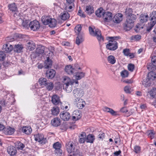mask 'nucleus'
Returning <instances> with one entry per match:
<instances>
[{
	"label": "nucleus",
	"mask_w": 156,
	"mask_h": 156,
	"mask_svg": "<svg viewBox=\"0 0 156 156\" xmlns=\"http://www.w3.org/2000/svg\"><path fill=\"white\" fill-rule=\"evenodd\" d=\"M94 137L92 134H89L86 136V142L87 143H93L94 140Z\"/></svg>",
	"instance_id": "36"
},
{
	"label": "nucleus",
	"mask_w": 156,
	"mask_h": 156,
	"mask_svg": "<svg viewBox=\"0 0 156 156\" xmlns=\"http://www.w3.org/2000/svg\"><path fill=\"white\" fill-rule=\"evenodd\" d=\"M147 134L148 136L151 139H153L154 137L155 133L154 131L153 130H151L148 131L147 132Z\"/></svg>",
	"instance_id": "47"
},
{
	"label": "nucleus",
	"mask_w": 156,
	"mask_h": 156,
	"mask_svg": "<svg viewBox=\"0 0 156 156\" xmlns=\"http://www.w3.org/2000/svg\"><path fill=\"white\" fill-rule=\"evenodd\" d=\"M60 115L61 118L65 121L68 120L70 117L69 113L67 112H61Z\"/></svg>",
	"instance_id": "13"
},
{
	"label": "nucleus",
	"mask_w": 156,
	"mask_h": 156,
	"mask_svg": "<svg viewBox=\"0 0 156 156\" xmlns=\"http://www.w3.org/2000/svg\"><path fill=\"white\" fill-rule=\"evenodd\" d=\"M44 46H39L36 49V52L39 54H43L44 52Z\"/></svg>",
	"instance_id": "43"
},
{
	"label": "nucleus",
	"mask_w": 156,
	"mask_h": 156,
	"mask_svg": "<svg viewBox=\"0 0 156 156\" xmlns=\"http://www.w3.org/2000/svg\"><path fill=\"white\" fill-rule=\"evenodd\" d=\"M107 60L109 63L112 64H114L116 62L115 57L112 55H110L108 57Z\"/></svg>",
	"instance_id": "40"
},
{
	"label": "nucleus",
	"mask_w": 156,
	"mask_h": 156,
	"mask_svg": "<svg viewBox=\"0 0 156 156\" xmlns=\"http://www.w3.org/2000/svg\"><path fill=\"white\" fill-rule=\"evenodd\" d=\"M57 24V21L55 19L51 18L49 23L48 24L49 26L51 27H55Z\"/></svg>",
	"instance_id": "42"
},
{
	"label": "nucleus",
	"mask_w": 156,
	"mask_h": 156,
	"mask_svg": "<svg viewBox=\"0 0 156 156\" xmlns=\"http://www.w3.org/2000/svg\"><path fill=\"white\" fill-rule=\"evenodd\" d=\"M123 15L121 13H118L114 16L112 19L113 22L115 23H119L122 19Z\"/></svg>",
	"instance_id": "16"
},
{
	"label": "nucleus",
	"mask_w": 156,
	"mask_h": 156,
	"mask_svg": "<svg viewBox=\"0 0 156 156\" xmlns=\"http://www.w3.org/2000/svg\"><path fill=\"white\" fill-rule=\"evenodd\" d=\"M13 16L16 18L17 20H20L22 22V20L21 18L20 13L18 12H16L13 13Z\"/></svg>",
	"instance_id": "46"
},
{
	"label": "nucleus",
	"mask_w": 156,
	"mask_h": 156,
	"mask_svg": "<svg viewBox=\"0 0 156 156\" xmlns=\"http://www.w3.org/2000/svg\"><path fill=\"white\" fill-rule=\"evenodd\" d=\"M103 110L104 112H109L113 116H115L118 115L117 112L115 111L112 109L108 108L107 107H104L103 108Z\"/></svg>",
	"instance_id": "25"
},
{
	"label": "nucleus",
	"mask_w": 156,
	"mask_h": 156,
	"mask_svg": "<svg viewBox=\"0 0 156 156\" xmlns=\"http://www.w3.org/2000/svg\"><path fill=\"white\" fill-rule=\"evenodd\" d=\"M65 71L68 74H73L76 72L75 69L73 68L71 65H67L65 68Z\"/></svg>",
	"instance_id": "15"
},
{
	"label": "nucleus",
	"mask_w": 156,
	"mask_h": 156,
	"mask_svg": "<svg viewBox=\"0 0 156 156\" xmlns=\"http://www.w3.org/2000/svg\"><path fill=\"white\" fill-rule=\"evenodd\" d=\"M81 117V114L78 110H75L73 113L72 119L73 120H77L80 119Z\"/></svg>",
	"instance_id": "24"
},
{
	"label": "nucleus",
	"mask_w": 156,
	"mask_h": 156,
	"mask_svg": "<svg viewBox=\"0 0 156 156\" xmlns=\"http://www.w3.org/2000/svg\"><path fill=\"white\" fill-rule=\"evenodd\" d=\"M23 23L22 25L23 27L25 28H28V27H29V21L27 20H24L22 21Z\"/></svg>",
	"instance_id": "55"
},
{
	"label": "nucleus",
	"mask_w": 156,
	"mask_h": 156,
	"mask_svg": "<svg viewBox=\"0 0 156 156\" xmlns=\"http://www.w3.org/2000/svg\"><path fill=\"white\" fill-rule=\"evenodd\" d=\"M27 49L30 51H33L35 48V45L32 41L28 42L27 44Z\"/></svg>",
	"instance_id": "32"
},
{
	"label": "nucleus",
	"mask_w": 156,
	"mask_h": 156,
	"mask_svg": "<svg viewBox=\"0 0 156 156\" xmlns=\"http://www.w3.org/2000/svg\"><path fill=\"white\" fill-rule=\"evenodd\" d=\"M55 73V70L50 69L47 71L46 74V76L48 78L52 79L54 77Z\"/></svg>",
	"instance_id": "26"
},
{
	"label": "nucleus",
	"mask_w": 156,
	"mask_h": 156,
	"mask_svg": "<svg viewBox=\"0 0 156 156\" xmlns=\"http://www.w3.org/2000/svg\"><path fill=\"white\" fill-rule=\"evenodd\" d=\"M120 74L122 78L127 77L129 75V72L126 70H123L120 73Z\"/></svg>",
	"instance_id": "51"
},
{
	"label": "nucleus",
	"mask_w": 156,
	"mask_h": 156,
	"mask_svg": "<svg viewBox=\"0 0 156 156\" xmlns=\"http://www.w3.org/2000/svg\"><path fill=\"white\" fill-rule=\"evenodd\" d=\"M7 151L11 155H14L16 153V149L13 146H9L7 149Z\"/></svg>",
	"instance_id": "20"
},
{
	"label": "nucleus",
	"mask_w": 156,
	"mask_h": 156,
	"mask_svg": "<svg viewBox=\"0 0 156 156\" xmlns=\"http://www.w3.org/2000/svg\"><path fill=\"white\" fill-rule=\"evenodd\" d=\"M9 9L12 12H15L17 9V7L14 3L10 4L9 6Z\"/></svg>",
	"instance_id": "54"
},
{
	"label": "nucleus",
	"mask_w": 156,
	"mask_h": 156,
	"mask_svg": "<svg viewBox=\"0 0 156 156\" xmlns=\"http://www.w3.org/2000/svg\"><path fill=\"white\" fill-rule=\"evenodd\" d=\"M151 82L152 81L150 79L146 77L143 80L142 84L145 87H147L151 85Z\"/></svg>",
	"instance_id": "33"
},
{
	"label": "nucleus",
	"mask_w": 156,
	"mask_h": 156,
	"mask_svg": "<svg viewBox=\"0 0 156 156\" xmlns=\"http://www.w3.org/2000/svg\"><path fill=\"white\" fill-rule=\"evenodd\" d=\"M22 132L27 134H29L32 132V129L31 127L29 126H24L22 129Z\"/></svg>",
	"instance_id": "29"
},
{
	"label": "nucleus",
	"mask_w": 156,
	"mask_h": 156,
	"mask_svg": "<svg viewBox=\"0 0 156 156\" xmlns=\"http://www.w3.org/2000/svg\"><path fill=\"white\" fill-rule=\"evenodd\" d=\"M51 18L48 16H43L42 17L41 20L43 23L45 25H48Z\"/></svg>",
	"instance_id": "35"
},
{
	"label": "nucleus",
	"mask_w": 156,
	"mask_h": 156,
	"mask_svg": "<svg viewBox=\"0 0 156 156\" xmlns=\"http://www.w3.org/2000/svg\"><path fill=\"white\" fill-rule=\"evenodd\" d=\"M40 26L39 22L36 20H34L30 22L29 27L30 29L34 31H36L39 29Z\"/></svg>",
	"instance_id": "7"
},
{
	"label": "nucleus",
	"mask_w": 156,
	"mask_h": 156,
	"mask_svg": "<svg viewBox=\"0 0 156 156\" xmlns=\"http://www.w3.org/2000/svg\"><path fill=\"white\" fill-rule=\"evenodd\" d=\"M105 12L102 9L100 8L96 11V15L98 17H101V16H103Z\"/></svg>",
	"instance_id": "44"
},
{
	"label": "nucleus",
	"mask_w": 156,
	"mask_h": 156,
	"mask_svg": "<svg viewBox=\"0 0 156 156\" xmlns=\"http://www.w3.org/2000/svg\"><path fill=\"white\" fill-rule=\"evenodd\" d=\"M148 16L147 14H142L140 17V21L142 23L146 22L148 19Z\"/></svg>",
	"instance_id": "39"
},
{
	"label": "nucleus",
	"mask_w": 156,
	"mask_h": 156,
	"mask_svg": "<svg viewBox=\"0 0 156 156\" xmlns=\"http://www.w3.org/2000/svg\"><path fill=\"white\" fill-rule=\"evenodd\" d=\"M39 83L41 85L46 86L48 82L46 79L44 78H40L38 80Z\"/></svg>",
	"instance_id": "41"
},
{
	"label": "nucleus",
	"mask_w": 156,
	"mask_h": 156,
	"mask_svg": "<svg viewBox=\"0 0 156 156\" xmlns=\"http://www.w3.org/2000/svg\"><path fill=\"white\" fill-rule=\"evenodd\" d=\"M126 18L124 28L126 30H129L133 27V23L136 19V16L135 15L133 14Z\"/></svg>",
	"instance_id": "2"
},
{
	"label": "nucleus",
	"mask_w": 156,
	"mask_h": 156,
	"mask_svg": "<svg viewBox=\"0 0 156 156\" xmlns=\"http://www.w3.org/2000/svg\"><path fill=\"white\" fill-rule=\"evenodd\" d=\"M73 94L75 98H82L84 95L83 90L80 88H76L73 91Z\"/></svg>",
	"instance_id": "8"
},
{
	"label": "nucleus",
	"mask_w": 156,
	"mask_h": 156,
	"mask_svg": "<svg viewBox=\"0 0 156 156\" xmlns=\"http://www.w3.org/2000/svg\"><path fill=\"white\" fill-rule=\"evenodd\" d=\"M133 11L130 8H127L126 9V11L125 12V14L126 16V17L128 16H130L131 15H132Z\"/></svg>",
	"instance_id": "49"
},
{
	"label": "nucleus",
	"mask_w": 156,
	"mask_h": 156,
	"mask_svg": "<svg viewBox=\"0 0 156 156\" xmlns=\"http://www.w3.org/2000/svg\"><path fill=\"white\" fill-rule=\"evenodd\" d=\"M94 8L91 5L86 6L85 12L88 15H90L94 12Z\"/></svg>",
	"instance_id": "30"
},
{
	"label": "nucleus",
	"mask_w": 156,
	"mask_h": 156,
	"mask_svg": "<svg viewBox=\"0 0 156 156\" xmlns=\"http://www.w3.org/2000/svg\"><path fill=\"white\" fill-rule=\"evenodd\" d=\"M151 62L152 63L147 65V68L149 70H154L156 69V56H152Z\"/></svg>",
	"instance_id": "9"
},
{
	"label": "nucleus",
	"mask_w": 156,
	"mask_h": 156,
	"mask_svg": "<svg viewBox=\"0 0 156 156\" xmlns=\"http://www.w3.org/2000/svg\"><path fill=\"white\" fill-rule=\"evenodd\" d=\"M25 147L24 145L20 142L18 143L17 147L19 149L22 150Z\"/></svg>",
	"instance_id": "59"
},
{
	"label": "nucleus",
	"mask_w": 156,
	"mask_h": 156,
	"mask_svg": "<svg viewBox=\"0 0 156 156\" xmlns=\"http://www.w3.org/2000/svg\"><path fill=\"white\" fill-rule=\"evenodd\" d=\"M124 91L126 93H130L131 92V88L129 86H127L124 87Z\"/></svg>",
	"instance_id": "57"
},
{
	"label": "nucleus",
	"mask_w": 156,
	"mask_h": 156,
	"mask_svg": "<svg viewBox=\"0 0 156 156\" xmlns=\"http://www.w3.org/2000/svg\"><path fill=\"white\" fill-rule=\"evenodd\" d=\"M35 140L41 143H43L44 140V137L43 134H38L34 135Z\"/></svg>",
	"instance_id": "27"
},
{
	"label": "nucleus",
	"mask_w": 156,
	"mask_h": 156,
	"mask_svg": "<svg viewBox=\"0 0 156 156\" xmlns=\"http://www.w3.org/2000/svg\"><path fill=\"white\" fill-rule=\"evenodd\" d=\"M77 14L83 18L86 17L85 15L84 14L83 12H82V10L80 9L79 10Z\"/></svg>",
	"instance_id": "63"
},
{
	"label": "nucleus",
	"mask_w": 156,
	"mask_h": 156,
	"mask_svg": "<svg viewBox=\"0 0 156 156\" xmlns=\"http://www.w3.org/2000/svg\"><path fill=\"white\" fill-rule=\"evenodd\" d=\"M85 104V101L81 98H77L75 100L74 105L79 109L83 108L84 107Z\"/></svg>",
	"instance_id": "5"
},
{
	"label": "nucleus",
	"mask_w": 156,
	"mask_h": 156,
	"mask_svg": "<svg viewBox=\"0 0 156 156\" xmlns=\"http://www.w3.org/2000/svg\"><path fill=\"white\" fill-rule=\"evenodd\" d=\"M147 77L152 81L155 79L156 74L154 72L151 71L148 73Z\"/></svg>",
	"instance_id": "31"
},
{
	"label": "nucleus",
	"mask_w": 156,
	"mask_h": 156,
	"mask_svg": "<svg viewBox=\"0 0 156 156\" xmlns=\"http://www.w3.org/2000/svg\"><path fill=\"white\" fill-rule=\"evenodd\" d=\"M75 73H76L75 78L77 80L81 79L85 76V73L83 72H76Z\"/></svg>",
	"instance_id": "34"
},
{
	"label": "nucleus",
	"mask_w": 156,
	"mask_h": 156,
	"mask_svg": "<svg viewBox=\"0 0 156 156\" xmlns=\"http://www.w3.org/2000/svg\"><path fill=\"white\" fill-rule=\"evenodd\" d=\"M15 130L14 128L9 126L5 127L3 130L4 133L6 135H12L13 134Z\"/></svg>",
	"instance_id": "14"
},
{
	"label": "nucleus",
	"mask_w": 156,
	"mask_h": 156,
	"mask_svg": "<svg viewBox=\"0 0 156 156\" xmlns=\"http://www.w3.org/2000/svg\"><path fill=\"white\" fill-rule=\"evenodd\" d=\"M61 121L59 118L56 117L53 119L51 121V125L55 127L59 126L61 123Z\"/></svg>",
	"instance_id": "22"
},
{
	"label": "nucleus",
	"mask_w": 156,
	"mask_h": 156,
	"mask_svg": "<svg viewBox=\"0 0 156 156\" xmlns=\"http://www.w3.org/2000/svg\"><path fill=\"white\" fill-rule=\"evenodd\" d=\"M52 55H53V53L51 52H50L47 55L48 56L47 57V60L45 61L44 62V67L45 69H48L51 67L52 65V61L50 59L49 57L50 55L52 56Z\"/></svg>",
	"instance_id": "10"
},
{
	"label": "nucleus",
	"mask_w": 156,
	"mask_h": 156,
	"mask_svg": "<svg viewBox=\"0 0 156 156\" xmlns=\"http://www.w3.org/2000/svg\"><path fill=\"white\" fill-rule=\"evenodd\" d=\"M60 18L63 21H66L69 18L70 16L69 14L66 11L62 12L60 15Z\"/></svg>",
	"instance_id": "18"
},
{
	"label": "nucleus",
	"mask_w": 156,
	"mask_h": 156,
	"mask_svg": "<svg viewBox=\"0 0 156 156\" xmlns=\"http://www.w3.org/2000/svg\"><path fill=\"white\" fill-rule=\"evenodd\" d=\"M129 51V49H125L123 50V52L125 55L128 56L130 54Z\"/></svg>",
	"instance_id": "61"
},
{
	"label": "nucleus",
	"mask_w": 156,
	"mask_h": 156,
	"mask_svg": "<svg viewBox=\"0 0 156 156\" xmlns=\"http://www.w3.org/2000/svg\"><path fill=\"white\" fill-rule=\"evenodd\" d=\"M150 20L151 22L147 28V30L148 31H150L156 23V11H153L150 14Z\"/></svg>",
	"instance_id": "4"
},
{
	"label": "nucleus",
	"mask_w": 156,
	"mask_h": 156,
	"mask_svg": "<svg viewBox=\"0 0 156 156\" xmlns=\"http://www.w3.org/2000/svg\"><path fill=\"white\" fill-rule=\"evenodd\" d=\"M51 112L53 115H57L59 112V108L57 106L54 107L51 109Z\"/></svg>",
	"instance_id": "37"
},
{
	"label": "nucleus",
	"mask_w": 156,
	"mask_h": 156,
	"mask_svg": "<svg viewBox=\"0 0 156 156\" xmlns=\"http://www.w3.org/2000/svg\"><path fill=\"white\" fill-rule=\"evenodd\" d=\"M128 70L131 72H133L134 68V66L132 64H129L128 66Z\"/></svg>",
	"instance_id": "60"
},
{
	"label": "nucleus",
	"mask_w": 156,
	"mask_h": 156,
	"mask_svg": "<svg viewBox=\"0 0 156 156\" xmlns=\"http://www.w3.org/2000/svg\"><path fill=\"white\" fill-rule=\"evenodd\" d=\"M134 152L136 153H138L140 152L141 148L140 146L136 145L134 147Z\"/></svg>",
	"instance_id": "58"
},
{
	"label": "nucleus",
	"mask_w": 156,
	"mask_h": 156,
	"mask_svg": "<svg viewBox=\"0 0 156 156\" xmlns=\"http://www.w3.org/2000/svg\"><path fill=\"white\" fill-rule=\"evenodd\" d=\"M103 18L105 21L109 22L112 19V13L109 12H105L103 14Z\"/></svg>",
	"instance_id": "12"
},
{
	"label": "nucleus",
	"mask_w": 156,
	"mask_h": 156,
	"mask_svg": "<svg viewBox=\"0 0 156 156\" xmlns=\"http://www.w3.org/2000/svg\"><path fill=\"white\" fill-rule=\"evenodd\" d=\"M90 34L91 36L96 37L99 41L103 40V38L101 36V31L98 29H93L90 27L89 28Z\"/></svg>",
	"instance_id": "3"
},
{
	"label": "nucleus",
	"mask_w": 156,
	"mask_h": 156,
	"mask_svg": "<svg viewBox=\"0 0 156 156\" xmlns=\"http://www.w3.org/2000/svg\"><path fill=\"white\" fill-rule=\"evenodd\" d=\"M82 27L80 24L76 25L75 28V31L77 35L80 34V33Z\"/></svg>",
	"instance_id": "48"
},
{
	"label": "nucleus",
	"mask_w": 156,
	"mask_h": 156,
	"mask_svg": "<svg viewBox=\"0 0 156 156\" xmlns=\"http://www.w3.org/2000/svg\"><path fill=\"white\" fill-rule=\"evenodd\" d=\"M13 48V46L9 44H6L3 45L2 50L6 52L11 51Z\"/></svg>",
	"instance_id": "19"
},
{
	"label": "nucleus",
	"mask_w": 156,
	"mask_h": 156,
	"mask_svg": "<svg viewBox=\"0 0 156 156\" xmlns=\"http://www.w3.org/2000/svg\"><path fill=\"white\" fill-rule=\"evenodd\" d=\"M150 94L152 98H156V89H153L150 91Z\"/></svg>",
	"instance_id": "52"
},
{
	"label": "nucleus",
	"mask_w": 156,
	"mask_h": 156,
	"mask_svg": "<svg viewBox=\"0 0 156 156\" xmlns=\"http://www.w3.org/2000/svg\"><path fill=\"white\" fill-rule=\"evenodd\" d=\"M53 147L55 149V152L58 155L60 156L62 153V151L60 149L61 145L58 142H56L53 145Z\"/></svg>",
	"instance_id": "11"
},
{
	"label": "nucleus",
	"mask_w": 156,
	"mask_h": 156,
	"mask_svg": "<svg viewBox=\"0 0 156 156\" xmlns=\"http://www.w3.org/2000/svg\"><path fill=\"white\" fill-rule=\"evenodd\" d=\"M83 37L80 34L78 35L76 40V43L78 45H79L83 41Z\"/></svg>",
	"instance_id": "38"
},
{
	"label": "nucleus",
	"mask_w": 156,
	"mask_h": 156,
	"mask_svg": "<svg viewBox=\"0 0 156 156\" xmlns=\"http://www.w3.org/2000/svg\"><path fill=\"white\" fill-rule=\"evenodd\" d=\"M23 48V46L21 44H15L14 47H13V50L15 52L20 53L22 51Z\"/></svg>",
	"instance_id": "23"
},
{
	"label": "nucleus",
	"mask_w": 156,
	"mask_h": 156,
	"mask_svg": "<svg viewBox=\"0 0 156 156\" xmlns=\"http://www.w3.org/2000/svg\"><path fill=\"white\" fill-rule=\"evenodd\" d=\"M66 147L68 152L69 153H71L73 152L75 148V146L73 145L72 142H69L68 144H66Z\"/></svg>",
	"instance_id": "21"
},
{
	"label": "nucleus",
	"mask_w": 156,
	"mask_h": 156,
	"mask_svg": "<svg viewBox=\"0 0 156 156\" xmlns=\"http://www.w3.org/2000/svg\"><path fill=\"white\" fill-rule=\"evenodd\" d=\"M74 8V3L68 4L66 8L65 9L68 12H71L73 10Z\"/></svg>",
	"instance_id": "45"
},
{
	"label": "nucleus",
	"mask_w": 156,
	"mask_h": 156,
	"mask_svg": "<svg viewBox=\"0 0 156 156\" xmlns=\"http://www.w3.org/2000/svg\"><path fill=\"white\" fill-rule=\"evenodd\" d=\"M73 156H82V153L79 150H76V151L74 152Z\"/></svg>",
	"instance_id": "62"
},
{
	"label": "nucleus",
	"mask_w": 156,
	"mask_h": 156,
	"mask_svg": "<svg viewBox=\"0 0 156 156\" xmlns=\"http://www.w3.org/2000/svg\"><path fill=\"white\" fill-rule=\"evenodd\" d=\"M79 142L80 144H83L86 141V135L85 133L82 132L79 136Z\"/></svg>",
	"instance_id": "17"
},
{
	"label": "nucleus",
	"mask_w": 156,
	"mask_h": 156,
	"mask_svg": "<svg viewBox=\"0 0 156 156\" xmlns=\"http://www.w3.org/2000/svg\"><path fill=\"white\" fill-rule=\"evenodd\" d=\"M46 88L48 90H51L54 87V84L51 82L50 83H48L46 85Z\"/></svg>",
	"instance_id": "53"
},
{
	"label": "nucleus",
	"mask_w": 156,
	"mask_h": 156,
	"mask_svg": "<svg viewBox=\"0 0 156 156\" xmlns=\"http://www.w3.org/2000/svg\"><path fill=\"white\" fill-rule=\"evenodd\" d=\"M105 137V134L104 133H100L98 136V138L101 140H102Z\"/></svg>",
	"instance_id": "64"
},
{
	"label": "nucleus",
	"mask_w": 156,
	"mask_h": 156,
	"mask_svg": "<svg viewBox=\"0 0 156 156\" xmlns=\"http://www.w3.org/2000/svg\"><path fill=\"white\" fill-rule=\"evenodd\" d=\"M141 38V36L139 35H136L132 36L131 37V40H134L135 41H138Z\"/></svg>",
	"instance_id": "50"
},
{
	"label": "nucleus",
	"mask_w": 156,
	"mask_h": 156,
	"mask_svg": "<svg viewBox=\"0 0 156 156\" xmlns=\"http://www.w3.org/2000/svg\"><path fill=\"white\" fill-rule=\"evenodd\" d=\"M63 79V89L68 93H70L72 91L73 87H77L78 85V80H72L68 76H64Z\"/></svg>",
	"instance_id": "1"
},
{
	"label": "nucleus",
	"mask_w": 156,
	"mask_h": 156,
	"mask_svg": "<svg viewBox=\"0 0 156 156\" xmlns=\"http://www.w3.org/2000/svg\"><path fill=\"white\" fill-rule=\"evenodd\" d=\"M5 57V54L2 51H0V60H3Z\"/></svg>",
	"instance_id": "56"
},
{
	"label": "nucleus",
	"mask_w": 156,
	"mask_h": 156,
	"mask_svg": "<svg viewBox=\"0 0 156 156\" xmlns=\"http://www.w3.org/2000/svg\"><path fill=\"white\" fill-rule=\"evenodd\" d=\"M118 47V43L115 41H109L108 44L106 45V48L110 50L114 51Z\"/></svg>",
	"instance_id": "6"
},
{
	"label": "nucleus",
	"mask_w": 156,
	"mask_h": 156,
	"mask_svg": "<svg viewBox=\"0 0 156 156\" xmlns=\"http://www.w3.org/2000/svg\"><path fill=\"white\" fill-rule=\"evenodd\" d=\"M51 101L55 105H58L61 103L59 97L57 95H54L52 96Z\"/></svg>",
	"instance_id": "28"
}]
</instances>
